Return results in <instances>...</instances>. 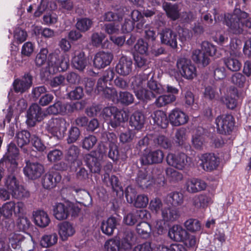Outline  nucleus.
<instances>
[{"label":"nucleus","mask_w":251,"mask_h":251,"mask_svg":"<svg viewBox=\"0 0 251 251\" xmlns=\"http://www.w3.org/2000/svg\"><path fill=\"white\" fill-rule=\"evenodd\" d=\"M9 241L13 249L12 251H31L33 249V243L32 240L25 239L21 233L10 234Z\"/></svg>","instance_id":"423d86ee"},{"label":"nucleus","mask_w":251,"mask_h":251,"mask_svg":"<svg viewBox=\"0 0 251 251\" xmlns=\"http://www.w3.org/2000/svg\"><path fill=\"white\" fill-rule=\"evenodd\" d=\"M152 143L154 146L163 148L165 149L170 148L172 142L170 139L163 135L152 134Z\"/></svg>","instance_id":"58836bf2"},{"label":"nucleus","mask_w":251,"mask_h":251,"mask_svg":"<svg viewBox=\"0 0 251 251\" xmlns=\"http://www.w3.org/2000/svg\"><path fill=\"white\" fill-rule=\"evenodd\" d=\"M12 197L17 199H25L30 196L29 192L23 186L19 185L12 193Z\"/></svg>","instance_id":"052dcab7"},{"label":"nucleus","mask_w":251,"mask_h":251,"mask_svg":"<svg viewBox=\"0 0 251 251\" xmlns=\"http://www.w3.org/2000/svg\"><path fill=\"white\" fill-rule=\"evenodd\" d=\"M242 2L243 6L246 1ZM239 2L236 4L235 8L232 14H227L225 16L226 25L229 27L230 32L234 34L243 33L244 28L251 29V18H248V14L238 7Z\"/></svg>","instance_id":"f257e3e1"},{"label":"nucleus","mask_w":251,"mask_h":251,"mask_svg":"<svg viewBox=\"0 0 251 251\" xmlns=\"http://www.w3.org/2000/svg\"><path fill=\"white\" fill-rule=\"evenodd\" d=\"M119 101L126 105H128L133 102L134 97L128 92H121L119 94Z\"/></svg>","instance_id":"774afa93"},{"label":"nucleus","mask_w":251,"mask_h":251,"mask_svg":"<svg viewBox=\"0 0 251 251\" xmlns=\"http://www.w3.org/2000/svg\"><path fill=\"white\" fill-rule=\"evenodd\" d=\"M185 186L188 192L195 193L205 190L207 187V184L203 180L192 178L187 180Z\"/></svg>","instance_id":"b1692460"},{"label":"nucleus","mask_w":251,"mask_h":251,"mask_svg":"<svg viewBox=\"0 0 251 251\" xmlns=\"http://www.w3.org/2000/svg\"><path fill=\"white\" fill-rule=\"evenodd\" d=\"M80 152V150L78 147L71 145L66 150L65 158L69 163H74L77 160Z\"/></svg>","instance_id":"49530a36"},{"label":"nucleus","mask_w":251,"mask_h":251,"mask_svg":"<svg viewBox=\"0 0 251 251\" xmlns=\"http://www.w3.org/2000/svg\"><path fill=\"white\" fill-rule=\"evenodd\" d=\"M238 97L237 89L235 87L230 88L227 91L225 96L221 98V101L226 105L228 108L233 109L237 106Z\"/></svg>","instance_id":"5701e85b"},{"label":"nucleus","mask_w":251,"mask_h":251,"mask_svg":"<svg viewBox=\"0 0 251 251\" xmlns=\"http://www.w3.org/2000/svg\"><path fill=\"white\" fill-rule=\"evenodd\" d=\"M95 152H91L85 155V161L91 173H100L101 165L99 159L95 156Z\"/></svg>","instance_id":"cd10ccee"},{"label":"nucleus","mask_w":251,"mask_h":251,"mask_svg":"<svg viewBox=\"0 0 251 251\" xmlns=\"http://www.w3.org/2000/svg\"><path fill=\"white\" fill-rule=\"evenodd\" d=\"M72 64L77 70L83 71L87 66V60L83 51L75 52V55L72 59Z\"/></svg>","instance_id":"72a5a7b5"},{"label":"nucleus","mask_w":251,"mask_h":251,"mask_svg":"<svg viewBox=\"0 0 251 251\" xmlns=\"http://www.w3.org/2000/svg\"><path fill=\"white\" fill-rule=\"evenodd\" d=\"M93 25L92 21L87 18L78 19L76 24V28L81 32H86L89 30Z\"/></svg>","instance_id":"864d4df0"},{"label":"nucleus","mask_w":251,"mask_h":251,"mask_svg":"<svg viewBox=\"0 0 251 251\" xmlns=\"http://www.w3.org/2000/svg\"><path fill=\"white\" fill-rule=\"evenodd\" d=\"M160 38L162 44L176 48L177 47V34L169 28H165L160 33Z\"/></svg>","instance_id":"4be33fe9"},{"label":"nucleus","mask_w":251,"mask_h":251,"mask_svg":"<svg viewBox=\"0 0 251 251\" xmlns=\"http://www.w3.org/2000/svg\"><path fill=\"white\" fill-rule=\"evenodd\" d=\"M70 208L68 201L56 202L53 205V215L58 220L66 219L69 215Z\"/></svg>","instance_id":"a211bd4d"},{"label":"nucleus","mask_w":251,"mask_h":251,"mask_svg":"<svg viewBox=\"0 0 251 251\" xmlns=\"http://www.w3.org/2000/svg\"><path fill=\"white\" fill-rule=\"evenodd\" d=\"M176 100V96L173 95H162L156 99L154 104L157 107H161L174 102Z\"/></svg>","instance_id":"de8ad7c7"},{"label":"nucleus","mask_w":251,"mask_h":251,"mask_svg":"<svg viewBox=\"0 0 251 251\" xmlns=\"http://www.w3.org/2000/svg\"><path fill=\"white\" fill-rule=\"evenodd\" d=\"M187 231L179 225H174L170 228L169 237L172 240L179 242L183 241L186 236Z\"/></svg>","instance_id":"c756f323"},{"label":"nucleus","mask_w":251,"mask_h":251,"mask_svg":"<svg viewBox=\"0 0 251 251\" xmlns=\"http://www.w3.org/2000/svg\"><path fill=\"white\" fill-rule=\"evenodd\" d=\"M15 209V203L14 201H9L4 203L0 208V213L5 218L10 219Z\"/></svg>","instance_id":"3c124183"},{"label":"nucleus","mask_w":251,"mask_h":251,"mask_svg":"<svg viewBox=\"0 0 251 251\" xmlns=\"http://www.w3.org/2000/svg\"><path fill=\"white\" fill-rule=\"evenodd\" d=\"M34 223L41 227L48 226L50 222L48 214L43 210H38L33 214Z\"/></svg>","instance_id":"473e14b6"},{"label":"nucleus","mask_w":251,"mask_h":251,"mask_svg":"<svg viewBox=\"0 0 251 251\" xmlns=\"http://www.w3.org/2000/svg\"><path fill=\"white\" fill-rule=\"evenodd\" d=\"M67 143L71 144L75 142L78 139L80 132L78 128L76 126H72L68 131Z\"/></svg>","instance_id":"e2e57ef3"},{"label":"nucleus","mask_w":251,"mask_h":251,"mask_svg":"<svg viewBox=\"0 0 251 251\" xmlns=\"http://www.w3.org/2000/svg\"><path fill=\"white\" fill-rule=\"evenodd\" d=\"M166 174L167 178L171 182H176L180 181L183 178L182 174L174 170V169L168 167L166 169Z\"/></svg>","instance_id":"603ef678"},{"label":"nucleus","mask_w":251,"mask_h":251,"mask_svg":"<svg viewBox=\"0 0 251 251\" xmlns=\"http://www.w3.org/2000/svg\"><path fill=\"white\" fill-rule=\"evenodd\" d=\"M61 180V176L58 172L50 171L43 176L42 183L45 189H50L54 188Z\"/></svg>","instance_id":"dca6fc26"},{"label":"nucleus","mask_w":251,"mask_h":251,"mask_svg":"<svg viewBox=\"0 0 251 251\" xmlns=\"http://www.w3.org/2000/svg\"><path fill=\"white\" fill-rule=\"evenodd\" d=\"M27 36L26 31L21 27H16L14 31V38L18 44H21L26 39Z\"/></svg>","instance_id":"69168bd1"},{"label":"nucleus","mask_w":251,"mask_h":251,"mask_svg":"<svg viewBox=\"0 0 251 251\" xmlns=\"http://www.w3.org/2000/svg\"><path fill=\"white\" fill-rule=\"evenodd\" d=\"M69 126V123L63 117H52L45 123V130L51 136L60 139L62 138Z\"/></svg>","instance_id":"20e7f679"},{"label":"nucleus","mask_w":251,"mask_h":251,"mask_svg":"<svg viewBox=\"0 0 251 251\" xmlns=\"http://www.w3.org/2000/svg\"><path fill=\"white\" fill-rule=\"evenodd\" d=\"M58 233L63 241L68 239L75 233L73 225L69 222H63L58 225Z\"/></svg>","instance_id":"c85d7f7f"},{"label":"nucleus","mask_w":251,"mask_h":251,"mask_svg":"<svg viewBox=\"0 0 251 251\" xmlns=\"http://www.w3.org/2000/svg\"><path fill=\"white\" fill-rule=\"evenodd\" d=\"M136 230L139 234L143 238H147L149 236L151 231V227L149 224L146 222H140L136 226Z\"/></svg>","instance_id":"5fc2aeb1"},{"label":"nucleus","mask_w":251,"mask_h":251,"mask_svg":"<svg viewBox=\"0 0 251 251\" xmlns=\"http://www.w3.org/2000/svg\"><path fill=\"white\" fill-rule=\"evenodd\" d=\"M230 56L224 59V63L228 70L232 72H237L241 68V63L234 57H240L241 53L238 51L231 52Z\"/></svg>","instance_id":"bb28decb"},{"label":"nucleus","mask_w":251,"mask_h":251,"mask_svg":"<svg viewBox=\"0 0 251 251\" xmlns=\"http://www.w3.org/2000/svg\"><path fill=\"white\" fill-rule=\"evenodd\" d=\"M73 191L75 193V196L79 200L78 202L86 207L92 205V199L89 193L84 189L73 188Z\"/></svg>","instance_id":"7c9ffc66"},{"label":"nucleus","mask_w":251,"mask_h":251,"mask_svg":"<svg viewBox=\"0 0 251 251\" xmlns=\"http://www.w3.org/2000/svg\"><path fill=\"white\" fill-rule=\"evenodd\" d=\"M102 116L113 128L120 126L125 121L123 111L115 106L105 107L102 110Z\"/></svg>","instance_id":"0eeeda50"},{"label":"nucleus","mask_w":251,"mask_h":251,"mask_svg":"<svg viewBox=\"0 0 251 251\" xmlns=\"http://www.w3.org/2000/svg\"><path fill=\"white\" fill-rule=\"evenodd\" d=\"M32 83V76L29 74H26L22 79H15L13 85L15 92L23 93L29 88Z\"/></svg>","instance_id":"aec40b11"},{"label":"nucleus","mask_w":251,"mask_h":251,"mask_svg":"<svg viewBox=\"0 0 251 251\" xmlns=\"http://www.w3.org/2000/svg\"><path fill=\"white\" fill-rule=\"evenodd\" d=\"M132 69V61L130 58L126 56L121 57L116 66L117 72L124 76L129 75L131 72Z\"/></svg>","instance_id":"393cba45"},{"label":"nucleus","mask_w":251,"mask_h":251,"mask_svg":"<svg viewBox=\"0 0 251 251\" xmlns=\"http://www.w3.org/2000/svg\"><path fill=\"white\" fill-rule=\"evenodd\" d=\"M184 226L186 229L191 232H195L201 229V224L196 219H189L184 223Z\"/></svg>","instance_id":"6e6d98bb"},{"label":"nucleus","mask_w":251,"mask_h":251,"mask_svg":"<svg viewBox=\"0 0 251 251\" xmlns=\"http://www.w3.org/2000/svg\"><path fill=\"white\" fill-rule=\"evenodd\" d=\"M180 212L176 207L164 208L162 210V216L164 221L174 222L180 217Z\"/></svg>","instance_id":"c9c22d12"},{"label":"nucleus","mask_w":251,"mask_h":251,"mask_svg":"<svg viewBox=\"0 0 251 251\" xmlns=\"http://www.w3.org/2000/svg\"><path fill=\"white\" fill-rule=\"evenodd\" d=\"M175 142L179 146H183L186 150H189L191 146L186 143L187 139L186 129L180 128L176 130L175 133Z\"/></svg>","instance_id":"37998d69"},{"label":"nucleus","mask_w":251,"mask_h":251,"mask_svg":"<svg viewBox=\"0 0 251 251\" xmlns=\"http://www.w3.org/2000/svg\"><path fill=\"white\" fill-rule=\"evenodd\" d=\"M149 145H153L152 134H149L140 139L136 144V148L141 151L144 148H146Z\"/></svg>","instance_id":"338daca9"},{"label":"nucleus","mask_w":251,"mask_h":251,"mask_svg":"<svg viewBox=\"0 0 251 251\" xmlns=\"http://www.w3.org/2000/svg\"><path fill=\"white\" fill-rule=\"evenodd\" d=\"M218 131L222 134H230L234 127V118L231 114L222 115L215 120Z\"/></svg>","instance_id":"1a4fd4ad"},{"label":"nucleus","mask_w":251,"mask_h":251,"mask_svg":"<svg viewBox=\"0 0 251 251\" xmlns=\"http://www.w3.org/2000/svg\"><path fill=\"white\" fill-rule=\"evenodd\" d=\"M57 240L58 236L56 233L44 235L41 238L40 245L43 247H50L55 244Z\"/></svg>","instance_id":"09e8293b"},{"label":"nucleus","mask_w":251,"mask_h":251,"mask_svg":"<svg viewBox=\"0 0 251 251\" xmlns=\"http://www.w3.org/2000/svg\"><path fill=\"white\" fill-rule=\"evenodd\" d=\"M205 130L201 127H199L192 137V144L197 150H201L204 142Z\"/></svg>","instance_id":"4c0bfd02"},{"label":"nucleus","mask_w":251,"mask_h":251,"mask_svg":"<svg viewBox=\"0 0 251 251\" xmlns=\"http://www.w3.org/2000/svg\"><path fill=\"white\" fill-rule=\"evenodd\" d=\"M149 203V198L145 194H140L136 196L134 200L133 205L137 208L146 207Z\"/></svg>","instance_id":"680f3d73"},{"label":"nucleus","mask_w":251,"mask_h":251,"mask_svg":"<svg viewBox=\"0 0 251 251\" xmlns=\"http://www.w3.org/2000/svg\"><path fill=\"white\" fill-rule=\"evenodd\" d=\"M200 164L202 169L206 171H211L216 169L219 164L218 158L212 153H206L201 155Z\"/></svg>","instance_id":"2eb2a0df"},{"label":"nucleus","mask_w":251,"mask_h":251,"mask_svg":"<svg viewBox=\"0 0 251 251\" xmlns=\"http://www.w3.org/2000/svg\"><path fill=\"white\" fill-rule=\"evenodd\" d=\"M211 68L214 72V76L216 79H222L226 77V69L224 66L216 63L212 64Z\"/></svg>","instance_id":"bf43d9fd"},{"label":"nucleus","mask_w":251,"mask_h":251,"mask_svg":"<svg viewBox=\"0 0 251 251\" xmlns=\"http://www.w3.org/2000/svg\"><path fill=\"white\" fill-rule=\"evenodd\" d=\"M141 155L140 161L143 165H149L161 163L164 157L163 151L160 149L146 151Z\"/></svg>","instance_id":"9d476101"},{"label":"nucleus","mask_w":251,"mask_h":251,"mask_svg":"<svg viewBox=\"0 0 251 251\" xmlns=\"http://www.w3.org/2000/svg\"><path fill=\"white\" fill-rule=\"evenodd\" d=\"M189 158L185 153L178 152L169 153L167 156L166 160L169 165L181 170L187 166Z\"/></svg>","instance_id":"f8f14e48"},{"label":"nucleus","mask_w":251,"mask_h":251,"mask_svg":"<svg viewBox=\"0 0 251 251\" xmlns=\"http://www.w3.org/2000/svg\"><path fill=\"white\" fill-rule=\"evenodd\" d=\"M47 116L42 108L37 103L30 106L26 113V123L30 126H33L37 122H41Z\"/></svg>","instance_id":"9b49d317"},{"label":"nucleus","mask_w":251,"mask_h":251,"mask_svg":"<svg viewBox=\"0 0 251 251\" xmlns=\"http://www.w3.org/2000/svg\"><path fill=\"white\" fill-rule=\"evenodd\" d=\"M113 59V55L109 52L100 51L95 55L93 63L95 68L101 69L109 65Z\"/></svg>","instance_id":"412c9836"},{"label":"nucleus","mask_w":251,"mask_h":251,"mask_svg":"<svg viewBox=\"0 0 251 251\" xmlns=\"http://www.w3.org/2000/svg\"><path fill=\"white\" fill-rule=\"evenodd\" d=\"M154 124L162 128L167 127L169 121L166 113L162 110H156L151 115Z\"/></svg>","instance_id":"f704fd0d"},{"label":"nucleus","mask_w":251,"mask_h":251,"mask_svg":"<svg viewBox=\"0 0 251 251\" xmlns=\"http://www.w3.org/2000/svg\"><path fill=\"white\" fill-rule=\"evenodd\" d=\"M169 119L173 126H179L188 122V117L184 112L176 108L170 113Z\"/></svg>","instance_id":"6ab92c4d"},{"label":"nucleus","mask_w":251,"mask_h":251,"mask_svg":"<svg viewBox=\"0 0 251 251\" xmlns=\"http://www.w3.org/2000/svg\"><path fill=\"white\" fill-rule=\"evenodd\" d=\"M144 123L145 116L141 112L135 111L130 117L129 126L134 129L140 130L142 129Z\"/></svg>","instance_id":"2f4dec72"},{"label":"nucleus","mask_w":251,"mask_h":251,"mask_svg":"<svg viewBox=\"0 0 251 251\" xmlns=\"http://www.w3.org/2000/svg\"><path fill=\"white\" fill-rule=\"evenodd\" d=\"M97 142L96 137L93 135H89L84 137L82 140V147L83 149L90 150Z\"/></svg>","instance_id":"0e129e2a"},{"label":"nucleus","mask_w":251,"mask_h":251,"mask_svg":"<svg viewBox=\"0 0 251 251\" xmlns=\"http://www.w3.org/2000/svg\"><path fill=\"white\" fill-rule=\"evenodd\" d=\"M25 175L30 179L34 180L39 178L44 172V167L40 163L26 162L23 169Z\"/></svg>","instance_id":"4468645a"},{"label":"nucleus","mask_w":251,"mask_h":251,"mask_svg":"<svg viewBox=\"0 0 251 251\" xmlns=\"http://www.w3.org/2000/svg\"><path fill=\"white\" fill-rule=\"evenodd\" d=\"M48 64L59 71H65L69 66V60L62 54L53 53L49 55Z\"/></svg>","instance_id":"ddd939ff"},{"label":"nucleus","mask_w":251,"mask_h":251,"mask_svg":"<svg viewBox=\"0 0 251 251\" xmlns=\"http://www.w3.org/2000/svg\"><path fill=\"white\" fill-rule=\"evenodd\" d=\"M163 8L166 12L167 15L172 20L175 21L179 17L177 5L170 2L164 1Z\"/></svg>","instance_id":"a19ab883"},{"label":"nucleus","mask_w":251,"mask_h":251,"mask_svg":"<svg viewBox=\"0 0 251 251\" xmlns=\"http://www.w3.org/2000/svg\"><path fill=\"white\" fill-rule=\"evenodd\" d=\"M30 133L26 130L18 132L15 137L18 146L22 148L28 144L30 142Z\"/></svg>","instance_id":"8fccbe9b"},{"label":"nucleus","mask_w":251,"mask_h":251,"mask_svg":"<svg viewBox=\"0 0 251 251\" xmlns=\"http://www.w3.org/2000/svg\"><path fill=\"white\" fill-rule=\"evenodd\" d=\"M119 219L113 216L109 217L105 221H103L100 226L102 232L107 235H111L119 224Z\"/></svg>","instance_id":"a878e982"},{"label":"nucleus","mask_w":251,"mask_h":251,"mask_svg":"<svg viewBox=\"0 0 251 251\" xmlns=\"http://www.w3.org/2000/svg\"><path fill=\"white\" fill-rule=\"evenodd\" d=\"M151 73H143L134 76L131 79V87L136 97L140 100H147L154 98V95L152 92L143 88L146 79H149Z\"/></svg>","instance_id":"7ed1b4c3"},{"label":"nucleus","mask_w":251,"mask_h":251,"mask_svg":"<svg viewBox=\"0 0 251 251\" xmlns=\"http://www.w3.org/2000/svg\"><path fill=\"white\" fill-rule=\"evenodd\" d=\"M192 59L194 62L203 67L208 65L210 62L209 57L200 50H195L193 51Z\"/></svg>","instance_id":"ea45409f"},{"label":"nucleus","mask_w":251,"mask_h":251,"mask_svg":"<svg viewBox=\"0 0 251 251\" xmlns=\"http://www.w3.org/2000/svg\"><path fill=\"white\" fill-rule=\"evenodd\" d=\"M83 108L82 102L62 103L58 100L54 104L50 105L46 109V113L48 115H65L74 112L75 111L81 110Z\"/></svg>","instance_id":"39448f33"},{"label":"nucleus","mask_w":251,"mask_h":251,"mask_svg":"<svg viewBox=\"0 0 251 251\" xmlns=\"http://www.w3.org/2000/svg\"><path fill=\"white\" fill-rule=\"evenodd\" d=\"M19 149L13 143H10L7 146V151L6 153L8 162L11 161V163L14 167H17V163L16 161V158L19 155Z\"/></svg>","instance_id":"c03bdc74"},{"label":"nucleus","mask_w":251,"mask_h":251,"mask_svg":"<svg viewBox=\"0 0 251 251\" xmlns=\"http://www.w3.org/2000/svg\"><path fill=\"white\" fill-rule=\"evenodd\" d=\"M166 201L174 206L180 205L183 202V195L178 192H172L168 194Z\"/></svg>","instance_id":"79ce46f5"},{"label":"nucleus","mask_w":251,"mask_h":251,"mask_svg":"<svg viewBox=\"0 0 251 251\" xmlns=\"http://www.w3.org/2000/svg\"><path fill=\"white\" fill-rule=\"evenodd\" d=\"M150 73H151V77L150 78V80L148 81L147 83L148 87L149 88L150 90L149 91L152 92L153 94L154 95V97H155V94H161L165 92V88H163V86L160 83L157 82V81H155L153 79V75L154 74L151 73V71Z\"/></svg>","instance_id":"a18cd8bd"},{"label":"nucleus","mask_w":251,"mask_h":251,"mask_svg":"<svg viewBox=\"0 0 251 251\" xmlns=\"http://www.w3.org/2000/svg\"><path fill=\"white\" fill-rule=\"evenodd\" d=\"M193 205L197 209L205 208L212 203L211 198L206 195H199L195 196L193 199Z\"/></svg>","instance_id":"e433bc0d"},{"label":"nucleus","mask_w":251,"mask_h":251,"mask_svg":"<svg viewBox=\"0 0 251 251\" xmlns=\"http://www.w3.org/2000/svg\"><path fill=\"white\" fill-rule=\"evenodd\" d=\"M135 182L139 187L143 189L148 188L154 183L152 176H150L149 172L146 170H140L138 172Z\"/></svg>","instance_id":"f3484780"},{"label":"nucleus","mask_w":251,"mask_h":251,"mask_svg":"<svg viewBox=\"0 0 251 251\" xmlns=\"http://www.w3.org/2000/svg\"><path fill=\"white\" fill-rule=\"evenodd\" d=\"M176 67L181 75L184 78L191 80L197 75V69L191 61L186 58L177 59Z\"/></svg>","instance_id":"6e6552de"},{"label":"nucleus","mask_w":251,"mask_h":251,"mask_svg":"<svg viewBox=\"0 0 251 251\" xmlns=\"http://www.w3.org/2000/svg\"><path fill=\"white\" fill-rule=\"evenodd\" d=\"M135 242L134 233L126 231L121 240L117 238L109 239L105 242L104 246L106 251H129Z\"/></svg>","instance_id":"f03ea898"},{"label":"nucleus","mask_w":251,"mask_h":251,"mask_svg":"<svg viewBox=\"0 0 251 251\" xmlns=\"http://www.w3.org/2000/svg\"><path fill=\"white\" fill-rule=\"evenodd\" d=\"M201 49L208 57L215 55L217 51L216 47L208 41H203L201 43Z\"/></svg>","instance_id":"4d7b16f0"},{"label":"nucleus","mask_w":251,"mask_h":251,"mask_svg":"<svg viewBox=\"0 0 251 251\" xmlns=\"http://www.w3.org/2000/svg\"><path fill=\"white\" fill-rule=\"evenodd\" d=\"M49 51L47 48H42L37 53L35 59V63L38 67H41L46 63Z\"/></svg>","instance_id":"13d9d810"}]
</instances>
